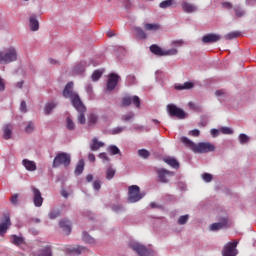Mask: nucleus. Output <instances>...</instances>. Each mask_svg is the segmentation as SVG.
Masks as SVG:
<instances>
[{"instance_id":"6e6d98bb","label":"nucleus","mask_w":256,"mask_h":256,"mask_svg":"<svg viewBox=\"0 0 256 256\" xmlns=\"http://www.w3.org/2000/svg\"><path fill=\"white\" fill-rule=\"evenodd\" d=\"M216 97H227V92L223 89L217 90L215 92Z\"/></svg>"},{"instance_id":"603ef678","label":"nucleus","mask_w":256,"mask_h":256,"mask_svg":"<svg viewBox=\"0 0 256 256\" xmlns=\"http://www.w3.org/2000/svg\"><path fill=\"white\" fill-rule=\"evenodd\" d=\"M221 132L224 134V135H233V130L229 127H222L221 128Z\"/></svg>"},{"instance_id":"dca6fc26","label":"nucleus","mask_w":256,"mask_h":256,"mask_svg":"<svg viewBox=\"0 0 256 256\" xmlns=\"http://www.w3.org/2000/svg\"><path fill=\"white\" fill-rule=\"evenodd\" d=\"M217 41H221V35L219 34H207L202 37V42L204 43H217Z\"/></svg>"},{"instance_id":"49530a36","label":"nucleus","mask_w":256,"mask_h":256,"mask_svg":"<svg viewBox=\"0 0 256 256\" xmlns=\"http://www.w3.org/2000/svg\"><path fill=\"white\" fill-rule=\"evenodd\" d=\"M187 221H189V215H183V216L179 217L178 224L185 225V223H187Z\"/></svg>"},{"instance_id":"f8f14e48","label":"nucleus","mask_w":256,"mask_h":256,"mask_svg":"<svg viewBox=\"0 0 256 256\" xmlns=\"http://www.w3.org/2000/svg\"><path fill=\"white\" fill-rule=\"evenodd\" d=\"M31 189L33 193V203L35 207H41L43 205V196L41 195V191L35 186H32Z\"/></svg>"},{"instance_id":"9b49d317","label":"nucleus","mask_w":256,"mask_h":256,"mask_svg":"<svg viewBox=\"0 0 256 256\" xmlns=\"http://www.w3.org/2000/svg\"><path fill=\"white\" fill-rule=\"evenodd\" d=\"M131 103H133V105H135V107H137L138 109L139 107H141V99H139L138 96H125L122 98L123 107H129Z\"/></svg>"},{"instance_id":"de8ad7c7","label":"nucleus","mask_w":256,"mask_h":256,"mask_svg":"<svg viewBox=\"0 0 256 256\" xmlns=\"http://www.w3.org/2000/svg\"><path fill=\"white\" fill-rule=\"evenodd\" d=\"M35 131V124L33 122H29L28 125L25 128L26 133H33Z\"/></svg>"},{"instance_id":"b1692460","label":"nucleus","mask_w":256,"mask_h":256,"mask_svg":"<svg viewBox=\"0 0 256 256\" xmlns=\"http://www.w3.org/2000/svg\"><path fill=\"white\" fill-rule=\"evenodd\" d=\"M150 51L151 53H153L154 55H157L158 57H163L164 50L161 47H159V45L157 44L151 45Z\"/></svg>"},{"instance_id":"8fccbe9b","label":"nucleus","mask_w":256,"mask_h":256,"mask_svg":"<svg viewBox=\"0 0 256 256\" xmlns=\"http://www.w3.org/2000/svg\"><path fill=\"white\" fill-rule=\"evenodd\" d=\"M59 215H61V211H59V210H53L49 213L50 219H57V217H59Z\"/></svg>"},{"instance_id":"c756f323","label":"nucleus","mask_w":256,"mask_h":256,"mask_svg":"<svg viewBox=\"0 0 256 256\" xmlns=\"http://www.w3.org/2000/svg\"><path fill=\"white\" fill-rule=\"evenodd\" d=\"M182 143H184V145H186V147H190V149H192V151H195V147L197 146V144H195L193 141H191L189 138L187 137H182L181 138Z\"/></svg>"},{"instance_id":"e433bc0d","label":"nucleus","mask_w":256,"mask_h":256,"mask_svg":"<svg viewBox=\"0 0 256 256\" xmlns=\"http://www.w3.org/2000/svg\"><path fill=\"white\" fill-rule=\"evenodd\" d=\"M66 129H68V131H74L75 129V122H73L70 117L66 118Z\"/></svg>"},{"instance_id":"a18cd8bd","label":"nucleus","mask_w":256,"mask_h":256,"mask_svg":"<svg viewBox=\"0 0 256 256\" xmlns=\"http://www.w3.org/2000/svg\"><path fill=\"white\" fill-rule=\"evenodd\" d=\"M202 179H203V181H205V183H211V181H213V175H211L209 173H204L202 175Z\"/></svg>"},{"instance_id":"0e129e2a","label":"nucleus","mask_w":256,"mask_h":256,"mask_svg":"<svg viewBox=\"0 0 256 256\" xmlns=\"http://www.w3.org/2000/svg\"><path fill=\"white\" fill-rule=\"evenodd\" d=\"M75 71L77 73H83V71H85V67H83V65H78L75 67Z\"/></svg>"},{"instance_id":"4468645a","label":"nucleus","mask_w":256,"mask_h":256,"mask_svg":"<svg viewBox=\"0 0 256 256\" xmlns=\"http://www.w3.org/2000/svg\"><path fill=\"white\" fill-rule=\"evenodd\" d=\"M156 173L158 175L160 183H169V179H167V177L173 175V172L165 170L163 168L157 169Z\"/></svg>"},{"instance_id":"6e6552de","label":"nucleus","mask_w":256,"mask_h":256,"mask_svg":"<svg viewBox=\"0 0 256 256\" xmlns=\"http://www.w3.org/2000/svg\"><path fill=\"white\" fill-rule=\"evenodd\" d=\"M130 247L133 251L137 252L139 256H153V250H149L139 243H132Z\"/></svg>"},{"instance_id":"bf43d9fd","label":"nucleus","mask_w":256,"mask_h":256,"mask_svg":"<svg viewBox=\"0 0 256 256\" xmlns=\"http://www.w3.org/2000/svg\"><path fill=\"white\" fill-rule=\"evenodd\" d=\"M112 211H115V213H120V211H123V206L122 205H114L112 206Z\"/></svg>"},{"instance_id":"79ce46f5","label":"nucleus","mask_w":256,"mask_h":256,"mask_svg":"<svg viewBox=\"0 0 256 256\" xmlns=\"http://www.w3.org/2000/svg\"><path fill=\"white\" fill-rule=\"evenodd\" d=\"M102 75H103V72H101L100 70H96L92 74V80L93 81H99V79H101Z\"/></svg>"},{"instance_id":"cd10ccee","label":"nucleus","mask_w":256,"mask_h":256,"mask_svg":"<svg viewBox=\"0 0 256 256\" xmlns=\"http://www.w3.org/2000/svg\"><path fill=\"white\" fill-rule=\"evenodd\" d=\"M98 121H99V117L97 115L90 114L88 116V127H95Z\"/></svg>"},{"instance_id":"2eb2a0df","label":"nucleus","mask_w":256,"mask_h":256,"mask_svg":"<svg viewBox=\"0 0 256 256\" xmlns=\"http://www.w3.org/2000/svg\"><path fill=\"white\" fill-rule=\"evenodd\" d=\"M231 224H229V220L227 218H224L221 222L214 223L210 226L211 231H219L221 229H227V227H230Z\"/></svg>"},{"instance_id":"bb28decb","label":"nucleus","mask_w":256,"mask_h":256,"mask_svg":"<svg viewBox=\"0 0 256 256\" xmlns=\"http://www.w3.org/2000/svg\"><path fill=\"white\" fill-rule=\"evenodd\" d=\"M164 161L167 163V165L173 167V169H179V162L175 158L168 157L165 158Z\"/></svg>"},{"instance_id":"c03bdc74","label":"nucleus","mask_w":256,"mask_h":256,"mask_svg":"<svg viewBox=\"0 0 256 256\" xmlns=\"http://www.w3.org/2000/svg\"><path fill=\"white\" fill-rule=\"evenodd\" d=\"M239 141L241 145H245V143H249V136H247L246 134H240Z\"/></svg>"},{"instance_id":"c85d7f7f","label":"nucleus","mask_w":256,"mask_h":256,"mask_svg":"<svg viewBox=\"0 0 256 256\" xmlns=\"http://www.w3.org/2000/svg\"><path fill=\"white\" fill-rule=\"evenodd\" d=\"M193 87H195L193 82H185L183 85L175 86V89H177V91H183L184 89H193Z\"/></svg>"},{"instance_id":"f03ea898","label":"nucleus","mask_w":256,"mask_h":256,"mask_svg":"<svg viewBox=\"0 0 256 256\" xmlns=\"http://www.w3.org/2000/svg\"><path fill=\"white\" fill-rule=\"evenodd\" d=\"M17 48L10 46L3 51H0V65H9V63H15L17 61Z\"/></svg>"},{"instance_id":"aec40b11","label":"nucleus","mask_w":256,"mask_h":256,"mask_svg":"<svg viewBox=\"0 0 256 256\" xmlns=\"http://www.w3.org/2000/svg\"><path fill=\"white\" fill-rule=\"evenodd\" d=\"M101 147H105V143L100 142L96 137L92 139V144L90 145L91 151H99Z\"/></svg>"},{"instance_id":"5fc2aeb1","label":"nucleus","mask_w":256,"mask_h":256,"mask_svg":"<svg viewBox=\"0 0 256 256\" xmlns=\"http://www.w3.org/2000/svg\"><path fill=\"white\" fill-rule=\"evenodd\" d=\"M18 201H19V194H14L10 198V203H12V205H17Z\"/></svg>"},{"instance_id":"680f3d73","label":"nucleus","mask_w":256,"mask_h":256,"mask_svg":"<svg viewBox=\"0 0 256 256\" xmlns=\"http://www.w3.org/2000/svg\"><path fill=\"white\" fill-rule=\"evenodd\" d=\"M93 188H94L96 191H99V189H101V181L95 180V181L93 182Z\"/></svg>"},{"instance_id":"864d4df0","label":"nucleus","mask_w":256,"mask_h":256,"mask_svg":"<svg viewBox=\"0 0 256 256\" xmlns=\"http://www.w3.org/2000/svg\"><path fill=\"white\" fill-rule=\"evenodd\" d=\"M99 159H102V161H106L107 163H109V161H111V159L109 158V156H107V153L102 152L99 154Z\"/></svg>"},{"instance_id":"c9c22d12","label":"nucleus","mask_w":256,"mask_h":256,"mask_svg":"<svg viewBox=\"0 0 256 256\" xmlns=\"http://www.w3.org/2000/svg\"><path fill=\"white\" fill-rule=\"evenodd\" d=\"M134 31L139 39H147V34L145 33V31H143V29L136 27L134 28Z\"/></svg>"},{"instance_id":"774afa93","label":"nucleus","mask_w":256,"mask_h":256,"mask_svg":"<svg viewBox=\"0 0 256 256\" xmlns=\"http://www.w3.org/2000/svg\"><path fill=\"white\" fill-rule=\"evenodd\" d=\"M86 181H87L88 183H91V181H93V176H92L91 174H88V175L86 176Z\"/></svg>"},{"instance_id":"37998d69","label":"nucleus","mask_w":256,"mask_h":256,"mask_svg":"<svg viewBox=\"0 0 256 256\" xmlns=\"http://www.w3.org/2000/svg\"><path fill=\"white\" fill-rule=\"evenodd\" d=\"M138 155H139V157H142L143 159H147L149 157L150 153L146 149H140V150H138Z\"/></svg>"},{"instance_id":"7ed1b4c3","label":"nucleus","mask_w":256,"mask_h":256,"mask_svg":"<svg viewBox=\"0 0 256 256\" xmlns=\"http://www.w3.org/2000/svg\"><path fill=\"white\" fill-rule=\"evenodd\" d=\"M60 165L69 167V165H71V155L65 152L58 153L53 160V167L57 168L60 167Z\"/></svg>"},{"instance_id":"69168bd1","label":"nucleus","mask_w":256,"mask_h":256,"mask_svg":"<svg viewBox=\"0 0 256 256\" xmlns=\"http://www.w3.org/2000/svg\"><path fill=\"white\" fill-rule=\"evenodd\" d=\"M184 43L183 40L172 41V45H177L178 47H181Z\"/></svg>"},{"instance_id":"338daca9","label":"nucleus","mask_w":256,"mask_h":256,"mask_svg":"<svg viewBox=\"0 0 256 256\" xmlns=\"http://www.w3.org/2000/svg\"><path fill=\"white\" fill-rule=\"evenodd\" d=\"M88 159H89V161H91V163H95V154L90 153V154L88 155Z\"/></svg>"},{"instance_id":"393cba45","label":"nucleus","mask_w":256,"mask_h":256,"mask_svg":"<svg viewBox=\"0 0 256 256\" xmlns=\"http://www.w3.org/2000/svg\"><path fill=\"white\" fill-rule=\"evenodd\" d=\"M3 131H4L3 138L8 140L11 138V135L13 133V126H11L10 124H7L4 126Z\"/></svg>"},{"instance_id":"a211bd4d","label":"nucleus","mask_w":256,"mask_h":256,"mask_svg":"<svg viewBox=\"0 0 256 256\" xmlns=\"http://www.w3.org/2000/svg\"><path fill=\"white\" fill-rule=\"evenodd\" d=\"M22 165L27 171H37V164L35 163V161L24 159L22 160Z\"/></svg>"},{"instance_id":"4c0bfd02","label":"nucleus","mask_w":256,"mask_h":256,"mask_svg":"<svg viewBox=\"0 0 256 256\" xmlns=\"http://www.w3.org/2000/svg\"><path fill=\"white\" fill-rule=\"evenodd\" d=\"M82 239L85 241V243H95V239L91 237L87 232H83Z\"/></svg>"},{"instance_id":"473e14b6","label":"nucleus","mask_w":256,"mask_h":256,"mask_svg":"<svg viewBox=\"0 0 256 256\" xmlns=\"http://www.w3.org/2000/svg\"><path fill=\"white\" fill-rule=\"evenodd\" d=\"M144 29L146 31H159V29H161V26L159 24H145Z\"/></svg>"},{"instance_id":"a19ab883","label":"nucleus","mask_w":256,"mask_h":256,"mask_svg":"<svg viewBox=\"0 0 256 256\" xmlns=\"http://www.w3.org/2000/svg\"><path fill=\"white\" fill-rule=\"evenodd\" d=\"M173 5V0H165L160 3L161 9H167V7H171Z\"/></svg>"},{"instance_id":"e2e57ef3","label":"nucleus","mask_w":256,"mask_h":256,"mask_svg":"<svg viewBox=\"0 0 256 256\" xmlns=\"http://www.w3.org/2000/svg\"><path fill=\"white\" fill-rule=\"evenodd\" d=\"M190 135H192V137H199V135H201V132L197 129H194L190 132Z\"/></svg>"},{"instance_id":"4be33fe9","label":"nucleus","mask_w":256,"mask_h":256,"mask_svg":"<svg viewBox=\"0 0 256 256\" xmlns=\"http://www.w3.org/2000/svg\"><path fill=\"white\" fill-rule=\"evenodd\" d=\"M182 9L185 11V13H195V11H197V6L188 2H183Z\"/></svg>"},{"instance_id":"5701e85b","label":"nucleus","mask_w":256,"mask_h":256,"mask_svg":"<svg viewBox=\"0 0 256 256\" xmlns=\"http://www.w3.org/2000/svg\"><path fill=\"white\" fill-rule=\"evenodd\" d=\"M30 29L31 31H39V21L35 15L30 16Z\"/></svg>"},{"instance_id":"20e7f679","label":"nucleus","mask_w":256,"mask_h":256,"mask_svg":"<svg viewBox=\"0 0 256 256\" xmlns=\"http://www.w3.org/2000/svg\"><path fill=\"white\" fill-rule=\"evenodd\" d=\"M144 195L141 194V188L137 185L129 186L128 188V201L129 203H137V201H141Z\"/></svg>"},{"instance_id":"f3484780","label":"nucleus","mask_w":256,"mask_h":256,"mask_svg":"<svg viewBox=\"0 0 256 256\" xmlns=\"http://www.w3.org/2000/svg\"><path fill=\"white\" fill-rule=\"evenodd\" d=\"M10 241L12 245H16V247H21V245H25V238L23 236H17L15 234L10 236Z\"/></svg>"},{"instance_id":"a878e982","label":"nucleus","mask_w":256,"mask_h":256,"mask_svg":"<svg viewBox=\"0 0 256 256\" xmlns=\"http://www.w3.org/2000/svg\"><path fill=\"white\" fill-rule=\"evenodd\" d=\"M233 12L235 14L236 19H241V17H245V10H243L241 6H234Z\"/></svg>"},{"instance_id":"58836bf2","label":"nucleus","mask_w":256,"mask_h":256,"mask_svg":"<svg viewBox=\"0 0 256 256\" xmlns=\"http://www.w3.org/2000/svg\"><path fill=\"white\" fill-rule=\"evenodd\" d=\"M115 177V169L109 167L106 170V179H108V181H111V179H113Z\"/></svg>"},{"instance_id":"3c124183","label":"nucleus","mask_w":256,"mask_h":256,"mask_svg":"<svg viewBox=\"0 0 256 256\" xmlns=\"http://www.w3.org/2000/svg\"><path fill=\"white\" fill-rule=\"evenodd\" d=\"M135 117V114H133L132 112L125 114L122 116V121H131V119H133Z\"/></svg>"},{"instance_id":"f704fd0d","label":"nucleus","mask_w":256,"mask_h":256,"mask_svg":"<svg viewBox=\"0 0 256 256\" xmlns=\"http://www.w3.org/2000/svg\"><path fill=\"white\" fill-rule=\"evenodd\" d=\"M108 151L110 155H121V150L115 145H110Z\"/></svg>"},{"instance_id":"6ab92c4d","label":"nucleus","mask_w":256,"mask_h":256,"mask_svg":"<svg viewBox=\"0 0 256 256\" xmlns=\"http://www.w3.org/2000/svg\"><path fill=\"white\" fill-rule=\"evenodd\" d=\"M82 107L84 108V110L76 109V111H78V113H79L77 119H78V123H80V125H85V123L87 121L85 118V113H87V107H85V104H83V102H82Z\"/></svg>"},{"instance_id":"412c9836","label":"nucleus","mask_w":256,"mask_h":256,"mask_svg":"<svg viewBox=\"0 0 256 256\" xmlns=\"http://www.w3.org/2000/svg\"><path fill=\"white\" fill-rule=\"evenodd\" d=\"M59 226L61 229L66 233V235H69L71 233V222L68 220H62L59 223Z\"/></svg>"},{"instance_id":"ea45409f","label":"nucleus","mask_w":256,"mask_h":256,"mask_svg":"<svg viewBox=\"0 0 256 256\" xmlns=\"http://www.w3.org/2000/svg\"><path fill=\"white\" fill-rule=\"evenodd\" d=\"M177 53H178L177 49L171 48L169 50H164L163 57L177 55Z\"/></svg>"},{"instance_id":"13d9d810","label":"nucleus","mask_w":256,"mask_h":256,"mask_svg":"<svg viewBox=\"0 0 256 256\" xmlns=\"http://www.w3.org/2000/svg\"><path fill=\"white\" fill-rule=\"evenodd\" d=\"M222 7L229 11V10L233 9V4L231 2H223Z\"/></svg>"},{"instance_id":"0eeeda50","label":"nucleus","mask_w":256,"mask_h":256,"mask_svg":"<svg viewBox=\"0 0 256 256\" xmlns=\"http://www.w3.org/2000/svg\"><path fill=\"white\" fill-rule=\"evenodd\" d=\"M213 151H215V145L209 142H200L194 149V153H213Z\"/></svg>"},{"instance_id":"7c9ffc66","label":"nucleus","mask_w":256,"mask_h":256,"mask_svg":"<svg viewBox=\"0 0 256 256\" xmlns=\"http://www.w3.org/2000/svg\"><path fill=\"white\" fill-rule=\"evenodd\" d=\"M85 169V161L84 160H79L76 169H75V175H81Z\"/></svg>"},{"instance_id":"39448f33","label":"nucleus","mask_w":256,"mask_h":256,"mask_svg":"<svg viewBox=\"0 0 256 256\" xmlns=\"http://www.w3.org/2000/svg\"><path fill=\"white\" fill-rule=\"evenodd\" d=\"M167 111L170 117H177V119H185V117H187V113L175 104H168Z\"/></svg>"},{"instance_id":"72a5a7b5","label":"nucleus","mask_w":256,"mask_h":256,"mask_svg":"<svg viewBox=\"0 0 256 256\" xmlns=\"http://www.w3.org/2000/svg\"><path fill=\"white\" fill-rule=\"evenodd\" d=\"M57 107V104L54 102L47 103L44 109L46 115H50L51 111H53Z\"/></svg>"},{"instance_id":"423d86ee","label":"nucleus","mask_w":256,"mask_h":256,"mask_svg":"<svg viewBox=\"0 0 256 256\" xmlns=\"http://www.w3.org/2000/svg\"><path fill=\"white\" fill-rule=\"evenodd\" d=\"M237 245L239 242L234 240L233 242H228L222 251L223 256H237Z\"/></svg>"},{"instance_id":"052dcab7","label":"nucleus","mask_w":256,"mask_h":256,"mask_svg":"<svg viewBox=\"0 0 256 256\" xmlns=\"http://www.w3.org/2000/svg\"><path fill=\"white\" fill-rule=\"evenodd\" d=\"M20 111L22 113H27V103L25 101H22L20 104Z\"/></svg>"},{"instance_id":"09e8293b","label":"nucleus","mask_w":256,"mask_h":256,"mask_svg":"<svg viewBox=\"0 0 256 256\" xmlns=\"http://www.w3.org/2000/svg\"><path fill=\"white\" fill-rule=\"evenodd\" d=\"M123 131H125V127L118 126L112 129L111 133L112 135H119V133H123Z\"/></svg>"},{"instance_id":"4d7b16f0","label":"nucleus","mask_w":256,"mask_h":256,"mask_svg":"<svg viewBox=\"0 0 256 256\" xmlns=\"http://www.w3.org/2000/svg\"><path fill=\"white\" fill-rule=\"evenodd\" d=\"M188 107L192 111H199V106H197V104H195V102H189Z\"/></svg>"},{"instance_id":"1a4fd4ad","label":"nucleus","mask_w":256,"mask_h":256,"mask_svg":"<svg viewBox=\"0 0 256 256\" xmlns=\"http://www.w3.org/2000/svg\"><path fill=\"white\" fill-rule=\"evenodd\" d=\"M119 79H121V76H119V74L110 73L108 75V80L106 84L107 91H113L115 87H117V83H119Z\"/></svg>"},{"instance_id":"f257e3e1","label":"nucleus","mask_w":256,"mask_h":256,"mask_svg":"<svg viewBox=\"0 0 256 256\" xmlns=\"http://www.w3.org/2000/svg\"><path fill=\"white\" fill-rule=\"evenodd\" d=\"M74 84L73 82H68L62 92V95L65 99H69L75 109L78 111H84L83 101H81V97L79 94L73 90Z\"/></svg>"},{"instance_id":"ddd939ff","label":"nucleus","mask_w":256,"mask_h":256,"mask_svg":"<svg viewBox=\"0 0 256 256\" xmlns=\"http://www.w3.org/2000/svg\"><path fill=\"white\" fill-rule=\"evenodd\" d=\"M64 250L66 253H69L70 255H81V253H85L87 251V248L81 246L68 245L64 248Z\"/></svg>"},{"instance_id":"2f4dec72","label":"nucleus","mask_w":256,"mask_h":256,"mask_svg":"<svg viewBox=\"0 0 256 256\" xmlns=\"http://www.w3.org/2000/svg\"><path fill=\"white\" fill-rule=\"evenodd\" d=\"M237 37H241V31H232L225 35V39L231 41L232 39H237Z\"/></svg>"},{"instance_id":"9d476101","label":"nucleus","mask_w":256,"mask_h":256,"mask_svg":"<svg viewBox=\"0 0 256 256\" xmlns=\"http://www.w3.org/2000/svg\"><path fill=\"white\" fill-rule=\"evenodd\" d=\"M11 227V217L9 214H4L0 221V235L3 237L7 230Z\"/></svg>"}]
</instances>
